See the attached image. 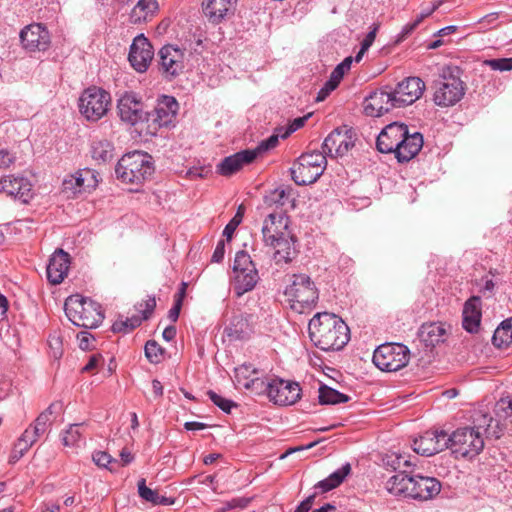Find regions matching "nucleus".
Here are the masks:
<instances>
[{
    "mask_svg": "<svg viewBox=\"0 0 512 512\" xmlns=\"http://www.w3.org/2000/svg\"><path fill=\"white\" fill-rule=\"evenodd\" d=\"M308 332L314 345L323 351L341 350L350 339L347 324L339 316L328 312L315 314L309 321Z\"/></svg>",
    "mask_w": 512,
    "mask_h": 512,
    "instance_id": "nucleus-1",
    "label": "nucleus"
},
{
    "mask_svg": "<svg viewBox=\"0 0 512 512\" xmlns=\"http://www.w3.org/2000/svg\"><path fill=\"white\" fill-rule=\"evenodd\" d=\"M154 172L152 157L142 151H133L118 161L115 174L125 184L140 185Z\"/></svg>",
    "mask_w": 512,
    "mask_h": 512,
    "instance_id": "nucleus-2",
    "label": "nucleus"
},
{
    "mask_svg": "<svg viewBox=\"0 0 512 512\" xmlns=\"http://www.w3.org/2000/svg\"><path fill=\"white\" fill-rule=\"evenodd\" d=\"M64 310L68 319L78 327L93 329L98 327L104 319L98 303L78 294L66 299Z\"/></svg>",
    "mask_w": 512,
    "mask_h": 512,
    "instance_id": "nucleus-3",
    "label": "nucleus"
},
{
    "mask_svg": "<svg viewBox=\"0 0 512 512\" xmlns=\"http://www.w3.org/2000/svg\"><path fill=\"white\" fill-rule=\"evenodd\" d=\"M480 427H461L447 434L448 449L456 458H473L484 448V438Z\"/></svg>",
    "mask_w": 512,
    "mask_h": 512,
    "instance_id": "nucleus-4",
    "label": "nucleus"
},
{
    "mask_svg": "<svg viewBox=\"0 0 512 512\" xmlns=\"http://www.w3.org/2000/svg\"><path fill=\"white\" fill-rule=\"evenodd\" d=\"M327 166L326 156L319 151L302 154L290 168L292 180L300 186L316 182Z\"/></svg>",
    "mask_w": 512,
    "mask_h": 512,
    "instance_id": "nucleus-5",
    "label": "nucleus"
},
{
    "mask_svg": "<svg viewBox=\"0 0 512 512\" xmlns=\"http://www.w3.org/2000/svg\"><path fill=\"white\" fill-rule=\"evenodd\" d=\"M284 294L291 303V308L298 313L310 310L318 299V291L314 283L304 274L293 275V281L286 287Z\"/></svg>",
    "mask_w": 512,
    "mask_h": 512,
    "instance_id": "nucleus-6",
    "label": "nucleus"
},
{
    "mask_svg": "<svg viewBox=\"0 0 512 512\" xmlns=\"http://www.w3.org/2000/svg\"><path fill=\"white\" fill-rule=\"evenodd\" d=\"M232 287L237 297L254 289L259 281L258 271L246 251H238L233 263Z\"/></svg>",
    "mask_w": 512,
    "mask_h": 512,
    "instance_id": "nucleus-7",
    "label": "nucleus"
},
{
    "mask_svg": "<svg viewBox=\"0 0 512 512\" xmlns=\"http://www.w3.org/2000/svg\"><path fill=\"white\" fill-rule=\"evenodd\" d=\"M410 359V350L401 343H385L373 353V363L381 371L396 372L404 368Z\"/></svg>",
    "mask_w": 512,
    "mask_h": 512,
    "instance_id": "nucleus-8",
    "label": "nucleus"
},
{
    "mask_svg": "<svg viewBox=\"0 0 512 512\" xmlns=\"http://www.w3.org/2000/svg\"><path fill=\"white\" fill-rule=\"evenodd\" d=\"M111 96L104 89L89 87L79 97L78 107L80 113L90 122H96L109 111Z\"/></svg>",
    "mask_w": 512,
    "mask_h": 512,
    "instance_id": "nucleus-9",
    "label": "nucleus"
},
{
    "mask_svg": "<svg viewBox=\"0 0 512 512\" xmlns=\"http://www.w3.org/2000/svg\"><path fill=\"white\" fill-rule=\"evenodd\" d=\"M434 102L438 106L448 107L459 102L464 94L465 87L463 81L452 74L443 75L435 81L434 84Z\"/></svg>",
    "mask_w": 512,
    "mask_h": 512,
    "instance_id": "nucleus-10",
    "label": "nucleus"
},
{
    "mask_svg": "<svg viewBox=\"0 0 512 512\" xmlns=\"http://www.w3.org/2000/svg\"><path fill=\"white\" fill-rule=\"evenodd\" d=\"M117 111L120 119L132 126L149 121L148 112L144 111L141 97L134 92H126L118 99Z\"/></svg>",
    "mask_w": 512,
    "mask_h": 512,
    "instance_id": "nucleus-11",
    "label": "nucleus"
},
{
    "mask_svg": "<svg viewBox=\"0 0 512 512\" xmlns=\"http://www.w3.org/2000/svg\"><path fill=\"white\" fill-rule=\"evenodd\" d=\"M20 41L28 52H44L50 47L51 35L46 26L33 23L21 30Z\"/></svg>",
    "mask_w": 512,
    "mask_h": 512,
    "instance_id": "nucleus-12",
    "label": "nucleus"
},
{
    "mask_svg": "<svg viewBox=\"0 0 512 512\" xmlns=\"http://www.w3.org/2000/svg\"><path fill=\"white\" fill-rule=\"evenodd\" d=\"M398 107H405L416 102L425 91V83L419 77H407L391 90Z\"/></svg>",
    "mask_w": 512,
    "mask_h": 512,
    "instance_id": "nucleus-13",
    "label": "nucleus"
},
{
    "mask_svg": "<svg viewBox=\"0 0 512 512\" xmlns=\"http://www.w3.org/2000/svg\"><path fill=\"white\" fill-rule=\"evenodd\" d=\"M354 146L352 135L346 129L336 128L324 140L322 153L330 157H342Z\"/></svg>",
    "mask_w": 512,
    "mask_h": 512,
    "instance_id": "nucleus-14",
    "label": "nucleus"
},
{
    "mask_svg": "<svg viewBox=\"0 0 512 512\" xmlns=\"http://www.w3.org/2000/svg\"><path fill=\"white\" fill-rule=\"evenodd\" d=\"M154 56V51L149 40L143 35L134 38L128 56L131 66L138 72H145Z\"/></svg>",
    "mask_w": 512,
    "mask_h": 512,
    "instance_id": "nucleus-15",
    "label": "nucleus"
},
{
    "mask_svg": "<svg viewBox=\"0 0 512 512\" xmlns=\"http://www.w3.org/2000/svg\"><path fill=\"white\" fill-rule=\"evenodd\" d=\"M447 433L445 431H426L413 442V450L422 456H432L448 449Z\"/></svg>",
    "mask_w": 512,
    "mask_h": 512,
    "instance_id": "nucleus-16",
    "label": "nucleus"
},
{
    "mask_svg": "<svg viewBox=\"0 0 512 512\" xmlns=\"http://www.w3.org/2000/svg\"><path fill=\"white\" fill-rule=\"evenodd\" d=\"M300 392L298 383L273 378L268 398L277 405H292L300 399Z\"/></svg>",
    "mask_w": 512,
    "mask_h": 512,
    "instance_id": "nucleus-17",
    "label": "nucleus"
},
{
    "mask_svg": "<svg viewBox=\"0 0 512 512\" xmlns=\"http://www.w3.org/2000/svg\"><path fill=\"white\" fill-rule=\"evenodd\" d=\"M394 108L399 107L391 90L374 91L364 101V112L370 117H380Z\"/></svg>",
    "mask_w": 512,
    "mask_h": 512,
    "instance_id": "nucleus-18",
    "label": "nucleus"
},
{
    "mask_svg": "<svg viewBox=\"0 0 512 512\" xmlns=\"http://www.w3.org/2000/svg\"><path fill=\"white\" fill-rule=\"evenodd\" d=\"M160 70L167 78L179 75L184 69V52L173 46H163L159 53Z\"/></svg>",
    "mask_w": 512,
    "mask_h": 512,
    "instance_id": "nucleus-19",
    "label": "nucleus"
},
{
    "mask_svg": "<svg viewBox=\"0 0 512 512\" xmlns=\"http://www.w3.org/2000/svg\"><path fill=\"white\" fill-rule=\"evenodd\" d=\"M289 217L282 212L270 213L266 216L262 226L264 244L273 243L277 238L290 234Z\"/></svg>",
    "mask_w": 512,
    "mask_h": 512,
    "instance_id": "nucleus-20",
    "label": "nucleus"
},
{
    "mask_svg": "<svg viewBox=\"0 0 512 512\" xmlns=\"http://www.w3.org/2000/svg\"><path fill=\"white\" fill-rule=\"evenodd\" d=\"M178 102L172 96L163 95L158 99L152 112H148L149 121L159 127H167L173 123L178 112Z\"/></svg>",
    "mask_w": 512,
    "mask_h": 512,
    "instance_id": "nucleus-21",
    "label": "nucleus"
},
{
    "mask_svg": "<svg viewBox=\"0 0 512 512\" xmlns=\"http://www.w3.org/2000/svg\"><path fill=\"white\" fill-rule=\"evenodd\" d=\"M405 124L397 122L388 124L378 135L376 147L381 153H395L398 145H400L401 137L406 135Z\"/></svg>",
    "mask_w": 512,
    "mask_h": 512,
    "instance_id": "nucleus-22",
    "label": "nucleus"
},
{
    "mask_svg": "<svg viewBox=\"0 0 512 512\" xmlns=\"http://www.w3.org/2000/svg\"><path fill=\"white\" fill-rule=\"evenodd\" d=\"M297 239L293 233L279 237L273 243H266L265 246L273 249V260L277 265L290 263L298 254L296 249Z\"/></svg>",
    "mask_w": 512,
    "mask_h": 512,
    "instance_id": "nucleus-23",
    "label": "nucleus"
},
{
    "mask_svg": "<svg viewBox=\"0 0 512 512\" xmlns=\"http://www.w3.org/2000/svg\"><path fill=\"white\" fill-rule=\"evenodd\" d=\"M71 259L63 249H56L46 267L47 279L52 285L63 282L68 274Z\"/></svg>",
    "mask_w": 512,
    "mask_h": 512,
    "instance_id": "nucleus-24",
    "label": "nucleus"
},
{
    "mask_svg": "<svg viewBox=\"0 0 512 512\" xmlns=\"http://www.w3.org/2000/svg\"><path fill=\"white\" fill-rule=\"evenodd\" d=\"M96 185L97 179L94 172L90 169H83L67 176L63 180L62 188L68 196H75L87 189L94 188Z\"/></svg>",
    "mask_w": 512,
    "mask_h": 512,
    "instance_id": "nucleus-25",
    "label": "nucleus"
},
{
    "mask_svg": "<svg viewBox=\"0 0 512 512\" xmlns=\"http://www.w3.org/2000/svg\"><path fill=\"white\" fill-rule=\"evenodd\" d=\"M31 183L27 178L15 177L13 175L0 178V193L19 199L27 203L31 197Z\"/></svg>",
    "mask_w": 512,
    "mask_h": 512,
    "instance_id": "nucleus-26",
    "label": "nucleus"
},
{
    "mask_svg": "<svg viewBox=\"0 0 512 512\" xmlns=\"http://www.w3.org/2000/svg\"><path fill=\"white\" fill-rule=\"evenodd\" d=\"M254 317L251 314L234 315L224 329V335L231 341L243 340L253 333Z\"/></svg>",
    "mask_w": 512,
    "mask_h": 512,
    "instance_id": "nucleus-27",
    "label": "nucleus"
},
{
    "mask_svg": "<svg viewBox=\"0 0 512 512\" xmlns=\"http://www.w3.org/2000/svg\"><path fill=\"white\" fill-rule=\"evenodd\" d=\"M401 143L398 145L394 155L400 163H405L413 159L423 147V135L419 132L409 133L408 126L406 127V135L400 139Z\"/></svg>",
    "mask_w": 512,
    "mask_h": 512,
    "instance_id": "nucleus-28",
    "label": "nucleus"
},
{
    "mask_svg": "<svg viewBox=\"0 0 512 512\" xmlns=\"http://www.w3.org/2000/svg\"><path fill=\"white\" fill-rule=\"evenodd\" d=\"M441 491V483L434 477L413 476L411 498L426 501L436 497Z\"/></svg>",
    "mask_w": 512,
    "mask_h": 512,
    "instance_id": "nucleus-29",
    "label": "nucleus"
},
{
    "mask_svg": "<svg viewBox=\"0 0 512 512\" xmlns=\"http://www.w3.org/2000/svg\"><path fill=\"white\" fill-rule=\"evenodd\" d=\"M256 158V151L243 150L231 156L225 157L217 165V173L222 176H231L238 172L245 164L251 163Z\"/></svg>",
    "mask_w": 512,
    "mask_h": 512,
    "instance_id": "nucleus-30",
    "label": "nucleus"
},
{
    "mask_svg": "<svg viewBox=\"0 0 512 512\" xmlns=\"http://www.w3.org/2000/svg\"><path fill=\"white\" fill-rule=\"evenodd\" d=\"M236 0H205L203 11L210 22L218 24L227 15L233 13Z\"/></svg>",
    "mask_w": 512,
    "mask_h": 512,
    "instance_id": "nucleus-31",
    "label": "nucleus"
},
{
    "mask_svg": "<svg viewBox=\"0 0 512 512\" xmlns=\"http://www.w3.org/2000/svg\"><path fill=\"white\" fill-rule=\"evenodd\" d=\"M481 320V299L473 296L466 301L463 307V328L470 332H477Z\"/></svg>",
    "mask_w": 512,
    "mask_h": 512,
    "instance_id": "nucleus-32",
    "label": "nucleus"
},
{
    "mask_svg": "<svg viewBox=\"0 0 512 512\" xmlns=\"http://www.w3.org/2000/svg\"><path fill=\"white\" fill-rule=\"evenodd\" d=\"M158 9L159 4L157 0H139L130 12V21L133 24L149 21L157 13Z\"/></svg>",
    "mask_w": 512,
    "mask_h": 512,
    "instance_id": "nucleus-33",
    "label": "nucleus"
},
{
    "mask_svg": "<svg viewBox=\"0 0 512 512\" xmlns=\"http://www.w3.org/2000/svg\"><path fill=\"white\" fill-rule=\"evenodd\" d=\"M412 485L413 476H409L405 472H399L387 481L386 487L395 496L411 498Z\"/></svg>",
    "mask_w": 512,
    "mask_h": 512,
    "instance_id": "nucleus-34",
    "label": "nucleus"
},
{
    "mask_svg": "<svg viewBox=\"0 0 512 512\" xmlns=\"http://www.w3.org/2000/svg\"><path fill=\"white\" fill-rule=\"evenodd\" d=\"M446 330L442 324L429 323L423 324L419 331V337L428 347H434L444 341Z\"/></svg>",
    "mask_w": 512,
    "mask_h": 512,
    "instance_id": "nucleus-35",
    "label": "nucleus"
},
{
    "mask_svg": "<svg viewBox=\"0 0 512 512\" xmlns=\"http://www.w3.org/2000/svg\"><path fill=\"white\" fill-rule=\"evenodd\" d=\"M61 411L62 404L60 402L51 403L47 409L39 414L32 426L41 435L45 434L51 427L56 415L60 414Z\"/></svg>",
    "mask_w": 512,
    "mask_h": 512,
    "instance_id": "nucleus-36",
    "label": "nucleus"
},
{
    "mask_svg": "<svg viewBox=\"0 0 512 512\" xmlns=\"http://www.w3.org/2000/svg\"><path fill=\"white\" fill-rule=\"evenodd\" d=\"M351 472V465L349 463L344 464L342 467L331 473L327 478L319 481L316 485V489H320L322 492H328L340 484L343 483L345 478Z\"/></svg>",
    "mask_w": 512,
    "mask_h": 512,
    "instance_id": "nucleus-37",
    "label": "nucleus"
},
{
    "mask_svg": "<svg viewBox=\"0 0 512 512\" xmlns=\"http://www.w3.org/2000/svg\"><path fill=\"white\" fill-rule=\"evenodd\" d=\"M91 156L100 163H106L114 157V146L107 139H94L91 142Z\"/></svg>",
    "mask_w": 512,
    "mask_h": 512,
    "instance_id": "nucleus-38",
    "label": "nucleus"
},
{
    "mask_svg": "<svg viewBox=\"0 0 512 512\" xmlns=\"http://www.w3.org/2000/svg\"><path fill=\"white\" fill-rule=\"evenodd\" d=\"M319 403L321 405H335L348 402L350 397L327 385L319 387Z\"/></svg>",
    "mask_w": 512,
    "mask_h": 512,
    "instance_id": "nucleus-39",
    "label": "nucleus"
},
{
    "mask_svg": "<svg viewBox=\"0 0 512 512\" xmlns=\"http://www.w3.org/2000/svg\"><path fill=\"white\" fill-rule=\"evenodd\" d=\"M383 461L386 466L399 472H406V469L413 465L410 455L399 452L387 453Z\"/></svg>",
    "mask_w": 512,
    "mask_h": 512,
    "instance_id": "nucleus-40",
    "label": "nucleus"
},
{
    "mask_svg": "<svg viewBox=\"0 0 512 512\" xmlns=\"http://www.w3.org/2000/svg\"><path fill=\"white\" fill-rule=\"evenodd\" d=\"M293 189L290 186H281L270 192L264 197V203L269 206L282 207L291 196Z\"/></svg>",
    "mask_w": 512,
    "mask_h": 512,
    "instance_id": "nucleus-41",
    "label": "nucleus"
},
{
    "mask_svg": "<svg viewBox=\"0 0 512 512\" xmlns=\"http://www.w3.org/2000/svg\"><path fill=\"white\" fill-rule=\"evenodd\" d=\"M492 343L494 346L502 348L512 343V326L508 321H503L495 330Z\"/></svg>",
    "mask_w": 512,
    "mask_h": 512,
    "instance_id": "nucleus-42",
    "label": "nucleus"
},
{
    "mask_svg": "<svg viewBox=\"0 0 512 512\" xmlns=\"http://www.w3.org/2000/svg\"><path fill=\"white\" fill-rule=\"evenodd\" d=\"M270 387L271 379L267 377L263 378L261 374H257L252 379H250L249 382H245L244 389L249 390L256 395L266 394L268 396Z\"/></svg>",
    "mask_w": 512,
    "mask_h": 512,
    "instance_id": "nucleus-43",
    "label": "nucleus"
},
{
    "mask_svg": "<svg viewBox=\"0 0 512 512\" xmlns=\"http://www.w3.org/2000/svg\"><path fill=\"white\" fill-rule=\"evenodd\" d=\"M83 423L71 424L62 434V443L66 447H78L82 441Z\"/></svg>",
    "mask_w": 512,
    "mask_h": 512,
    "instance_id": "nucleus-44",
    "label": "nucleus"
},
{
    "mask_svg": "<svg viewBox=\"0 0 512 512\" xmlns=\"http://www.w3.org/2000/svg\"><path fill=\"white\" fill-rule=\"evenodd\" d=\"M142 323V318L140 316L134 315L132 317L116 320L112 325V331L114 333H129L134 330Z\"/></svg>",
    "mask_w": 512,
    "mask_h": 512,
    "instance_id": "nucleus-45",
    "label": "nucleus"
},
{
    "mask_svg": "<svg viewBox=\"0 0 512 512\" xmlns=\"http://www.w3.org/2000/svg\"><path fill=\"white\" fill-rule=\"evenodd\" d=\"M257 374L261 372L253 367L252 364H243L235 368V381L239 386L245 387V382H249Z\"/></svg>",
    "mask_w": 512,
    "mask_h": 512,
    "instance_id": "nucleus-46",
    "label": "nucleus"
},
{
    "mask_svg": "<svg viewBox=\"0 0 512 512\" xmlns=\"http://www.w3.org/2000/svg\"><path fill=\"white\" fill-rule=\"evenodd\" d=\"M163 348L154 340H149L145 344V356L154 364H158L163 359Z\"/></svg>",
    "mask_w": 512,
    "mask_h": 512,
    "instance_id": "nucleus-47",
    "label": "nucleus"
},
{
    "mask_svg": "<svg viewBox=\"0 0 512 512\" xmlns=\"http://www.w3.org/2000/svg\"><path fill=\"white\" fill-rule=\"evenodd\" d=\"M207 395L216 406H218L222 411L226 413H230L232 407L236 406V404L233 401L218 395L216 392L212 390H209L207 392Z\"/></svg>",
    "mask_w": 512,
    "mask_h": 512,
    "instance_id": "nucleus-48",
    "label": "nucleus"
},
{
    "mask_svg": "<svg viewBox=\"0 0 512 512\" xmlns=\"http://www.w3.org/2000/svg\"><path fill=\"white\" fill-rule=\"evenodd\" d=\"M17 159L16 152L6 146H0V169H8Z\"/></svg>",
    "mask_w": 512,
    "mask_h": 512,
    "instance_id": "nucleus-49",
    "label": "nucleus"
},
{
    "mask_svg": "<svg viewBox=\"0 0 512 512\" xmlns=\"http://www.w3.org/2000/svg\"><path fill=\"white\" fill-rule=\"evenodd\" d=\"M377 31H378V25L374 24L371 31L365 36L364 40L361 43V48L355 56L356 62H360L361 59L363 58V55L365 54V52L371 47V45L373 44V42L375 40Z\"/></svg>",
    "mask_w": 512,
    "mask_h": 512,
    "instance_id": "nucleus-50",
    "label": "nucleus"
},
{
    "mask_svg": "<svg viewBox=\"0 0 512 512\" xmlns=\"http://www.w3.org/2000/svg\"><path fill=\"white\" fill-rule=\"evenodd\" d=\"M485 64L495 71L512 70V58L489 59L485 61Z\"/></svg>",
    "mask_w": 512,
    "mask_h": 512,
    "instance_id": "nucleus-51",
    "label": "nucleus"
},
{
    "mask_svg": "<svg viewBox=\"0 0 512 512\" xmlns=\"http://www.w3.org/2000/svg\"><path fill=\"white\" fill-rule=\"evenodd\" d=\"M138 493H139L140 497L143 498L147 502H150L152 504H155V502H157L158 492L148 488L146 486L145 479H141L138 482Z\"/></svg>",
    "mask_w": 512,
    "mask_h": 512,
    "instance_id": "nucleus-52",
    "label": "nucleus"
},
{
    "mask_svg": "<svg viewBox=\"0 0 512 512\" xmlns=\"http://www.w3.org/2000/svg\"><path fill=\"white\" fill-rule=\"evenodd\" d=\"M93 462L99 466L108 468L110 471L113 470L112 467H108L112 462H116L107 452L104 451H96L92 455Z\"/></svg>",
    "mask_w": 512,
    "mask_h": 512,
    "instance_id": "nucleus-53",
    "label": "nucleus"
},
{
    "mask_svg": "<svg viewBox=\"0 0 512 512\" xmlns=\"http://www.w3.org/2000/svg\"><path fill=\"white\" fill-rule=\"evenodd\" d=\"M242 216H243L242 206H240L238 208L236 215L231 219V221L224 228L223 235L226 236L228 240L231 239L237 226L241 223Z\"/></svg>",
    "mask_w": 512,
    "mask_h": 512,
    "instance_id": "nucleus-54",
    "label": "nucleus"
},
{
    "mask_svg": "<svg viewBox=\"0 0 512 512\" xmlns=\"http://www.w3.org/2000/svg\"><path fill=\"white\" fill-rule=\"evenodd\" d=\"M496 413L500 417H512V398H501L496 404Z\"/></svg>",
    "mask_w": 512,
    "mask_h": 512,
    "instance_id": "nucleus-55",
    "label": "nucleus"
},
{
    "mask_svg": "<svg viewBox=\"0 0 512 512\" xmlns=\"http://www.w3.org/2000/svg\"><path fill=\"white\" fill-rule=\"evenodd\" d=\"M28 444H24L21 440L17 439L10 455V462L16 463L20 460L30 449Z\"/></svg>",
    "mask_w": 512,
    "mask_h": 512,
    "instance_id": "nucleus-56",
    "label": "nucleus"
},
{
    "mask_svg": "<svg viewBox=\"0 0 512 512\" xmlns=\"http://www.w3.org/2000/svg\"><path fill=\"white\" fill-rule=\"evenodd\" d=\"M156 307L155 297H148L144 302L139 303L138 310L142 313V320H147Z\"/></svg>",
    "mask_w": 512,
    "mask_h": 512,
    "instance_id": "nucleus-57",
    "label": "nucleus"
},
{
    "mask_svg": "<svg viewBox=\"0 0 512 512\" xmlns=\"http://www.w3.org/2000/svg\"><path fill=\"white\" fill-rule=\"evenodd\" d=\"M278 142H279V135L273 134L270 137H268L266 140L261 141L259 143V145L257 146V148L254 149L253 151H256V156H257L259 153L266 152V151L276 147Z\"/></svg>",
    "mask_w": 512,
    "mask_h": 512,
    "instance_id": "nucleus-58",
    "label": "nucleus"
},
{
    "mask_svg": "<svg viewBox=\"0 0 512 512\" xmlns=\"http://www.w3.org/2000/svg\"><path fill=\"white\" fill-rule=\"evenodd\" d=\"M475 422L477 423L474 427H480L482 425L483 427L480 429L482 432V435L484 433H489V428L491 426V423L493 422V418L490 417L488 414H481L479 418H475Z\"/></svg>",
    "mask_w": 512,
    "mask_h": 512,
    "instance_id": "nucleus-59",
    "label": "nucleus"
},
{
    "mask_svg": "<svg viewBox=\"0 0 512 512\" xmlns=\"http://www.w3.org/2000/svg\"><path fill=\"white\" fill-rule=\"evenodd\" d=\"M307 119H308V116L295 118L292 121V123L290 124L289 128L285 131V133L281 135V137L286 138L291 133H293V132L297 131L298 129H300L301 127H303L305 122L307 121Z\"/></svg>",
    "mask_w": 512,
    "mask_h": 512,
    "instance_id": "nucleus-60",
    "label": "nucleus"
},
{
    "mask_svg": "<svg viewBox=\"0 0 512 512\" xmlns=\"http://www.w3.org/2000/svg\"><path fill=\"white\" fill-rule=\"evenodd\" d=\"M224 255H225V241L221 239L218 241V243L215 247L211 261L215 262V263H220L224 259Z\"/></svg>",
    "mask_w": 512,
    "mask_h": 512,
    "instance_id": "nucleus-61",
    "label": "nucleus"
},
{
    "mask_svg": "<svg viewBox=\"0 0 512 512\" xmlns=\"http://www.w3.org/2000/svg\"><path fill=\"white\" fill-rule=\"evenodd\" d=\"M353 58L351 56L349 57H346L341 63H339L335 68H334V72H336V74L340 75V77L343 78L344 74L350 70L351 68V64L353 62Z\"/></svg>",
    "mask_w": 512,
    "mask_h": 512,
    "instance_id": "nucleus-62",
    "label": "nucleus"
},
{
    "mask_svg": "<svg viewBox=\"0 0 512 512\" xmlns=\"http://www.w3.org/2000/svg\"><path fill=\"white\" fill-rule=\"evenodd\" d=\"M103 361V357L100 354H93L90 356L87 364L82 368L83 372H91L96 369L99 363Z\"/></svg>",
    "mask_w": 512,
    "mask_h": 512,
    "instance_id": "nucleus-63",
    "label": "nucleus"
},
{
    "mask_svg": "<svg viewBox=\"0 0 512 512\" xmlns=\"http://www.w3.org/2000/svg\"><path fill=\"white\" fill-rule=\"evenodd\" d=\"M315 497L316 494L308 496L298 505L295 512H309L314 504Z\"/></svg>",
    "mask_w": 512,
    "mask_h": 512,
    "instance_id": "nucleus-64",
    "label": "nucleus"
}]
</instances>
